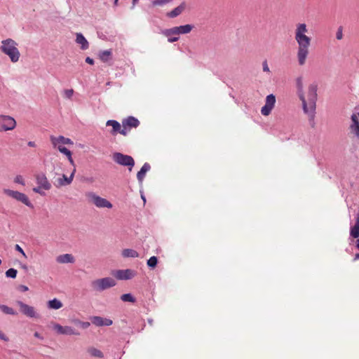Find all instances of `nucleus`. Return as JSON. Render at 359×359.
Here are the masks:
<instances>
[{"instance_id":"nucleus-40","label":"nucleus","mask_w":359,"mask_h":359,"mask_svg":"<svg viewBox=\"0 0 359 359\" xmlns=\"http://www.w3.org/2000/svg\"><path fill=\"white\" fill-rule=\"evenodd\" d=\"M74 94L73 89H67L64 91V95L66 98L70 99Z\"/></svg>"},{"instance_id":"nucleus-38","label":"nucleus","mask_w":359,"mask_h":359,"mask_svg":"<svg viewBox=\"0 0 359 359\" xmlns=\"http://www.w3.org/2000/svg\"><path fill=\"white\" fill-rule=\"evenodd\" d=\"M62 154H65L66 156H68L69 155H72V152L71 151H69V149H67L66 147H58V148H57Z\"/></svg>"},{"instance_id":"nucleus-7","label":"nucleus","mask_w":359,"mask_h":359,"mask_svg":"<svg viewBox=\"0 0 359 359\" xmlns=\"http://www.w3.org/2000/svg\"><path fill=\"white\" fill-rule=\"evenodd\" d=\"M112 158L117 164L128 167L130 172L132 171L135 165L133 158L128 155L116 152L113 154Z\"/></svg>"},{"instance_id":"nucleus-36","label":"nucleus","mask_w":359,"mask_h":359,"mask_svg":"<svg viewBox=\"0 0 359 359\" xmlns=\"http://www.w3.org/2000/svg\"><path fill=\"white\" fill-rule=\"evenodd\" d=\"M172 0H154L152 2V4L153 6H163V5H165L167 4H169L172 1Z\"/></svg>"},{"instance_id":"nucleus-16","label":"nucleus","mask_w":359,"mask_h":359,"mask_svg":"<svg viewBox=\"0 0 359 359\" xmlns=\"http://www.w3.org/2000/svg\"><path fill=\"white\" fill-rule=\"evenodd\" d=\"M135 275V271L131 269L118 270L114 273V276L118 280L131 279Z\"/></svg>"},{"instance_id":"nucleus-44","label":"nucleus","mask_w":359,"mask_h":359,"mask_svg":"<svg viewBox=\"0 0 359 359\" xmlns=\"http://www.w3.org/2000/svg\"><path fill=\"white\" fill-rule=\"evenodd\" d=\"M342 29L341 28H339L337 32L336 37L338 40H340L342 39Z\"/></svg>"},{"instance_id":"nucleus-54","label":"nucleus","mask_w":359,"mask_h":359,"mask_svg":"<svg viewBox=\"0 0 359 359\" xmlns=\"http://www.w3.org/2000/svg\"><path fill=\"white\" fill-rule=\"evenodd\" d=\"M138 0H133V7L135 6Z\"/></svg>"},{"instance_id":"nucleus-18","label":"nucleus","mask_w":359,"mask_h":359,"mask_svg":"<svg viewBox=\"0 0 359 359\" xmlns=\"http://www.w3.org/2000/svg\"><path fill=\"white\" fill-rule=\"evenodd\" d=\"M186 8V4L184 2L181 3L178 6L175 8L171 11L167 13L166 15L168 18H174L180 15Z\"/></svg>"},{"instance_id":"nucleus-43","label":"nucleus","mask_w":359,"mask_h":359,"mask_svg":"<svg viewBox=\"0 0 359 359\" xmlns=\"http://www.w3.org/2000/svg\"><path fill=\"white\" fill-rule=\"evenodd\" d=\"M0 339L4 341L9 340L8 337L0 330Z\"/></svg>"},{"instance_id":"nucleus-6","label":"nucleus","mask_w":359,"mask_h":359,"mask_svg":"<svg viewBox=\"0 0 359 359\" xmlns=\"http://www.w3.org/2000/svg\"><path fill=\"white\" fill-rule=\"evenodd\" d=\"M116 285V281L112 278H103L92 281L91 286L95 291H103L112 287Z\"/></svg>"},{"instance_id":"nucleus-12","label":"nucleus","mask_w":359,"mask_h":359,"mask_svg":"<svg viewBox=\"0 0 359 359\" xmlns=\"http://www.w3.org/2000/svg\"><path fill=\"white\" fill-rule=\"evenodd\" d=\"M16 304L20 307V312L25 316L29 318H39V316L33 306L26 304L21 301H17Z\"/></svg>"},{"instance_id":"nucleus-34","label":"nucleus","mask_w":359,"mask_h":359,"mask_svg":"<svg viewBox=\"0 0 359 359\" xmlns=\"http://www.w3.org/2000/svg\"><path fill=\"white\" fill-rule=\"evenodd\" d=\"M157 263H158V259H157V257L155 256L151 257L147 260V265H148V266H149L151 268H155L157 265Z\"/></svg>"},{"instance_id":"nucleus-25","label":"nucleus","mask_w":359,"mask_h":359,"mask_svg":"<svg viewBox=\"0 0 359 359\" xmlns=\"http://www.w3.org/2000/svg\"><path fill=\"white\" fill-rule=\"evenodd\" d=\"M180 34H187L190 33L194 29V26L192 25H184L177 27Z\"/></svg>"},{"instance_id":"nucleus-55","label":"nucleus","mask_w":359,"mask_h":359,"mask_svg":"<svg viewBox=\"0 0 359 359\" xmlns=\"http://www.w3.org/2000/svg\"><path fill=\"white\" fill-rule=\"evenodd\" d=\"M79 322H81V320H74V323L76 324V325H79Z\"/></svg>"},{"instance_id":"nucleus-30","label":"nucleus","mask_w":359,"mask_h":359,"mask_svg":"<svg viewBox=\"0 0 359 359\" xmlns=\"http://www.w3.org/2000/svg\"><path fill=\"white\" fill-rule=\"evenodd\" d=\"M88 352L89 353V354L90 355L95 357V358H102L104 356L102 352L100 350H99L96 348H94V347H91V348H88Z\"/></svg>"},{"instance_id":"nucleus-42","label":"nucleus","mask_w":359,"mask_h":359,"mask_svg":"<svg viewBox=\"0 0 359 359\" xmlns=\"http://www.w3.org/2000/svg\"><path fill=\"white\" fill-rule=\"evenodd\" d=\"M79 325H80L83 329H86L90 326V323L88 322H79Z\"/></svg>"},{"instance_id":"nucleus-45","label":"nucleus","mask_w":359,"mask_h":359,"mask_svg":"<svg viewBox=\"0 0 359 359\" xmlns=\"http://www.w3.org/2000/svg\"><path fill=\"white\" fill-rule=\"evenodd\" d=\"M179 40V37L178 36H169L168 37V42L170 43H173V42H175V41H177Z\"/></svg>"},{"instance_id":"nucleus-32","label":"nucleus","mask_w":359,"mask_h":359,"mask_svg":"<svg viewBox=\"0 0 359 359\" xmlns=\"http://www.w3.org/2000/svg\"><path fill=\"white\" fill-rule=\"evenodd\" d=\"M0 310L6 314L13 315V316H15L17 314V313L12 308H11L8 306H6V305H0Z\"/></svg>"},{"instance_id":"nucleus-46","label":"nucleus","mask_w":359,"mask_h":359,"mask_svg":"<svg viewBox=\"0 0 359 359\" xmlns=\"http://www.w3.org/2000/svg\"><path fill=\"white\" fill-rule=\"evenodd\" d=\"M263 71L264 72H270L269 67L268 66V64H267L266 61H264L263 62Z\"/></svg>"},{"instance_id":"nucleus-50","label":"nucleus","mask_w":359,"mask_h":359,"mask_svg":"<svg viewBox=\"0 0 359 359\" xmlns=\"http://www.w3.org/2000/svg\"><path fill=\"white\" fill-rule=\"evenodd\" d=\"M27 145L30 147H36V144L34 142H32V141H29L27 143Z\"/></svg>"},{"instance_id":"nucleus-39","label":"nucleus","mask_w":359,"mask_h":359,"mask_svg":"<svg viewBox=\"0 0 359 359\" xmlns=\"http://www.w3.org/2000/svg\"><path fill=\"white\" fill-rule=\"evenodd\" d=\"M14 182L17 183V184H20L23 186L25 184L23 177L20 175L15 176V177L14 178Z\"/></svg>"},{"instance_id":"nucleus-58","label":"nucleus","mask_w":359,"mask_h":359,"mask_svg":"<svg viewBox=\"0 0 359 359\" xmlns=\"http://www.w3.org/2000/svg\"><path fill=\"white\" fill-rule=\"evenodd\" d=\"M357 115H358V117L359 118V113H358V114H357Z\"/></svg>"},{"instance_id":"nucleus-8","label":"nucleus","mask_w":359,"mask_h":359,"mask_svg":"<svg viewBox=\"0 0 359 359\" xmlns=\"http://www.w3.org/2000/svg\"><path fill=\"white\" fill-rule=\"evenodd\" d=\"M4 193L15 199L18 201L22 202L23 204L28 207H32L31 202L29 201L28 197L23 193L19 192L18 191H13L8 189H4Z\"/></svg>"},{"instance_id":"nucleus-3","label":"nucleus","mask_w":359,"mask_h":359,"mask_svg":"<svg viewBox=\"0 0 359 359\" xmlns=\"http://www.w3.org/2000/svg\"><path fill=\"white\" fill-rule=\"evenodd\" d=\"M17 46L18 43L11 39H7L1 41L0 48L1 51L9 57L12 62H17L20 57Z\"/></svg>"},{"instance_id":"nucleus-13","label":"nucleus","mask_w":359,"mask_h":359,"mask_svg":"<svg viewBox=\"0 0 359 359\" xmlns=\"http://www.w3.org/2000/svg\"><path fill=\"white\" fill-rule=\"evenodd\" d=\"M50 140L54 148H58V147H63L62 145L64 144L72 145L74 144L73 141L71 139L65 137L62 135H60L58 137L51 135L50 137Z\"/></svg>"},{"instance_id":"nucleus-17","label":"nucleus","mask_w":359,"mask_h":359,"mask_svg":"<svg viewBox=\"0 0 359 359\" xmlns=\"http://www.w3.org/2000/svg\"><path fill=\"white\" fill-rule=\"evenodd\" d=\"M91 322L96 326H110L113 323L111 319L104 318L100 316H93L91 318Z\"/></svg>"},{"instance_id":"nucleus-14","label":"nucleus","mask_w":359,"mask_h":359,"mask_svg":"<svg viewBox=\"0 0 359 359\" xmlns=\"http://www.w3.org/2000/svg\"><path fill=\"white\" fill-rule=\"evenodd\" d=\"M75 172L76 168H74L69 177H67V175L63 174L61 177H59L55 180L54 183L55 186L56 187H60L69 185L73 181Z\"/></svg>"},{"instance_id":"nucleus-37","label":"nucleus","mask_w":359,"mask_h":359,"mask_svg":"<svg viewBox=\"0 0 359 359\" xmlns=\"http://www.w3.org/2000/svg\"><path fill=\"white\" fill-rule=\"evenodd\" d=\"M53 327L58 334H63L64 326L57 323H53Z\"/></svg>"},{"instance_id":"nucleus-2","label":"nucleus","mask_w":359,"mask_h":359,"mask_svg":"<svg viewBox=\"0 0 359 359\" xmlns=\"http://www.w3.org/2000/svg\"><path fill=\"white\" fill-rule=\"evenodd\" d=\"M318 85L315 83H311L308 86L306 98L303 93V100H300L302 102L303 110L305 114H308L311 119H313L316 107V101Z\"/></svg>"},{"instance_id":"nucleus-26","label":"nucleus","mask_w":359,"mask_h":359,"mask_svg":"<svg viewBox=\"0 0 359 359\" xmlns=\"http://www.w3.org/2000/svg\"><path fill=\"white\" fill-rule=\"evenodd\" d=\"M163 34L167 37L171 36H177L180 35L179 31L177 27H174L170 29H166L162 32Z\"/></svg>"},{"instance_id":"nucleus-48","label":"nucleus","mask_w":359,"mask_h":359,"mask_svg":"<svg viewBox=\"0 0 359 359\" xmlns=\"http://www.w3.org/2000/svg\"><path fill=\"white\" fill-rule=\"evenodd\" d=\"M19 290L22 292H26L29 289H28V287H27L26 285H21L19 286Z\"/></svg>"},{"instance_id":"nucleus-49","label":"nucleus","mask_w":359,"mask_h":359,"mask_svg":"<svg viewBox=\"0 0 359 359\" xmlns=\"http://www.w3.org/2000/svg\"><path fill=\"white\" fill-rule=\"evenodd\" d=\"M86 62H87L88 64H90V65H93L94 60H93V59L90 58V57H87L86 58Z\"/></svg>"},{"instance_id":"nucleus-15","label":"nucleus","mask_w":359,"mask_h":359,"mask_svg":"<svg viewBox=\"0 0 359 359\" xmlns=\"http://www.w3.org/2000/svg\"><path fill=\"white\" fill-rule=\"evenodd\" d=\"M351 123L349 126L350 133L359 138V118L356 114H353L351 117Z\"/></svg>"},{"instance_id":"nucleus-4","label":"nucleus","mask_w":359,"mask_h":359,"mask_svg":"<svg viewBox=\"0 0 359 359\" xmlns=\"http://www.w3.org/2000/svg\"><path fill=\"white\" fill-rule=\"evenodd\" d=\"M35 180L38 186L33 188V191L44 196V191H48L52 187L50 182L48 181L46 175L42 172L35 175Z\"/></svg>"},{"instance_id":"nucleus-41","label":"nucleus","mask_w":359,"mask_h":359,"mask_svg":"<svg viewBox=\"0 0 359 359\" xmlns=\"http://www.w3.org/2000/svg\"><path fill=\"white\" fill-rule=\"evenodd\" d=\"M15 250L19 252L25 258L27 257L23 249L18 244L15 245Z\"/></svg>"},{"instance_id":"nucleus-51","label":"nucleus","mask_w":359,"mask_h":359,"mask_svg":"<svg viewBox=\"0 0 359 359\" xmlns=\"http://www.w3.org/2000/svg\"><path fill=\"white\" fill-rule=\"evenodd\" d=\"M20 268L25 271L28 270V266L26 264H20Z\"/></svg>"},{"instance_id":"nucleus-53","label":"nucleus","mask_w":359,"mask_h":359,"mask_svg":"<svg viewBox=\"0 0 359 359\" xmlns=\"http://www.w3.org/2000/svg\"><path fill=\"white\" fill-rule=\"evenodd\" d=\"M355 259V260H358V259H359V252H358V253H357V254L355 255V259Z\"/></svg>"},{"instance_id":"nucleus-27","label":"nucleus","mask_w":359,"mask_h":359,"mask_svg":"<svg viewBox=\"0 0 359 359\" xmlns=\"http://www.w3.org/2000/svg\"><path fill=\"white\" fill-rule=\"evenodd\" d=\"M351 236L355 238L359 237V215L357 217L355 225L351 229Z\"/></svg>"},{"instance_id":"nucleus-10","label":"nucleus","mask_w":359,"mask_h":359,"mask_svg":"<svg viewBox=\"0 0 359 359\" xmlns=\"http://www.w3.org/2000/svg\"><path fill=\"white\" fill-rule=\"evenodd\" d=\"M140 125V121L133 116H128L122 121L123 128L121 135H126L128 131L133 128H137Z\"/></svg>"},{"instance_id":"nucleus-11","label":"nucleus","mask_w":359,"mask_h":359,"mask_svg":"<svg viewBox=\"0 0 359 359\" xmlns=\"http://www.w3.org/2000/svg\"><path fill=\"white\" fill-rule=\"evenodd\" d=\"M276 103V97L273 94L266 96L264 106L261 109V113L263 116H269L274 108Z\"/></svg>"},{"instance_id":"nucleus-9","label":"nucleus","mask_w":359,"mask_h":359,"mask_svg":"<svg viewBox=\"0 0 359 359\" xmlns=\"http://www.w3.org/2000/svg\"><path fill=\"white\" fill-rule=\"evenodd\" d=\"M16 126L15 120L10 116L6 115H0V132L12 130Z\"/></svg>"},{"instance_id":"nucleus-29","label":"nucleus","mask_w":359,"mask_h":359,"mask_svg":"<svg viewBox=\"0 0 359 359\" xmlns=\"http://www.w3.org/2000/svg\"><path fill=\"white\" fill-rule=\"evenodd\" d=\"M48 306L50 309H59L62 306V304L60 300L53 299L48 302Z\"/></svg>"},{"instance_id":"nucleus-33","label":"nucleus","mask_w":359,"mask_h":359,"mask_svg":"<svg viewBox=\"0 0 359 359\" xmlns=\"http://www.w3.org/2000/svg\"><path fill=\"white\" fill-rule=\"evenodd\" d=\"M121 299L123 302H132V303H134L135 302V299L132 296V294H130L129 293L122 294L121 296Z\"/></svg>"},{"instance_id":"nucleus-22","label":"nucleus","mask_w":359,"mask_h":359,"mask_svg":"<svg viewBox=\"0 0 359 359\" xmlns=\"http://www.w3.org/2000/svg\"><path fill=\"white\" fill-rule=\"evenodd\" d=\"M76 41L77 43L81 45V48L82 50H86L88 48L89 44L86 38L83 36L82 34L78 33L76 34Z\"/></svg>"},{"instance_id":"nucleus-57","label":"nucleus","mask_w":359,"mask_h":359,"mask_svg":"<svg viewBox=\"0 0 359 359\" xmlns=\"http://www.w3.org/2000/svg\"><path fill=\"white\" fill-rule=\"evenodd\" d=\"M118 0H114V6L118 5Z\"/></svg>"},{"instance_id":"nucleus-52","label":"nucleus","mask_w":359,"mask_h":359,"mask_svg":"<svg viewBox=\"0 0 359 359\" xmlns=\"http://www.w3.org/2000/svg\"><path fill=\"white\" fill-rule=\"evenodd\" d=\"M34 337H36V338H39V339H43V337L41 336V334L39 332H36L34 333Z\"/></svg>"},{"instance_id":"nucleus-24","label":"nucleus","mask_w":359,"mask_h":359,"mask_svg":"<svg viewBox=\"0 0 359 359\" xmlns=\"http://www.w3.org/2000/svg\"><path fill=\"white\" fill-rule=\"evenodd\" d=\"M112 52L111 50H106L100 52L99 58L104 62H107L111 59Z\"/></svg>"},{"instance_id":"nucleus-31","label":"nucleus","mask_w":359,"mask_h":359,"mask_svg":"<svg viewBox=\"0 0 359 359\" xmlns=\"http://www.w3.org/2000/svg\"><path fill=\"white\" fill-rule=\"evenodd\" d=\"M63 334L67 335H79L80 333L76 331L75 329L70 326H64V332Z\"/></svg>"},{"instance_id":"nucleus-47","label":"nucleus","mask_w":359,"mask_h":359,"mask_svg":"<svg viewBox=\"0 0 359 359\" xmlns=\"http://www.w3.org/2000/svg\"><path fill=\"white\" fill-rule=\"evenodd\" d=\"M67 158H68V161L70 163V164L73 166V168H76V165H75V163H74V161L72 157V155H69L68 156H67Z\"/></svg>"},{"instance_id":"nucleus-21","label":"nucleus","mask_w":359,"mask_h":359,"mask_svg":"<svg viewBox=\"0 0 359 359\" xmlns=\"http://www.w3.org/2000/svg\"><path fill=\"white\" fill-rule=\"evenodd\" d=\"M151 169V166L148 163H145L140 170L137 174V178L140 183H142L146 173Z\"/></svg>"},{"instance_id":"nucleus-20","label":"nucleus","mask_w":359,"mask_h":359,"mask_svg":"<svg viewBox=\"0 0 359 359\" xmlns=\"http://www.w3.org/2000/svg\"><path fill=\"white\" fill-rule=\"evenodd\" d=\"M56 261L60 264L74 263V258L71 254H64L56 257Z\"/></svg>"},{"instance_id":"nucleus-5","label":"nucleus","mask_w":359,"mask_h":359,"mask_svg":"<svg viewBox=\"0 0 359 359\" xmlns=\"http://www.w3.org/2000/svg\"><path fill=\"white\" fill-rule=\"evenodd\" d=\"M86 196L89 203L93 204L98 208H111L112 203L106 198H102L93 191L86 193Z\"/></svg>"},{"instance_id":"nucleus-56","label":"nucleus","mask_w":359,"mask_h":359,"mask_svg":"<svg viewBox=\"0 0 359 359\" xmlns=\"http://www.w3.org/2000/svg\"><path fill=\"white\" fill-rule=\"evenodd\" d=\"M356 247L359 250V238L357 240Z\"/></svg>"},{"instance_id":"nucleus-35","label":"nucleus","mask_w":359,"mask_h":359,"mask_svg":"<svg viewBox=\"0 0 359 359\" xmlns=\"http://www.w3.org/2000/svg\"><path fill=\"white\" fill-rule=\"evenodd\" d=\"M17 270L15 269H9L6 271V276L8 278H15L17 276Z\"/></svg>"},{"instance_id":"nucleus-1","label":"nucleus","mask_w":359,"mask_h":359,"mask_svg":"<svg viewBox=\"0 0 359 359\" xmlns=\"http://www.w3.org/2000/svg\"><path fill=\"white\" fill-rule=\"evenodd\" d=\"M308 32L307 26L305 23H298L294 31V39L298 44L297 57L298 64L300 66L305 65L309 53L311 38L306 35Z\"/></svg>"},{"instance_id":"nucleus-19","label":"nucleus","mask_w":359,"mask_h":359,"mask_svg":"<svg viewBox=\"0 0 359 359\" xmlns=\"http://www.w3.org/2000/svg\"><path fill=\"white\" fill-rule=\"evenodd\" d=\"M106 126L112 127V130L110 132L111 135H115L118 133L121 134V126L117 121L109 120L107 121Z\"/></svg>"},{"instance_id":"nucleus-23","label":"nucleus","mask_w":359,"mask_h":359,"mask_svg":"<svg viewBox=\"0 0 359 359\" xmlns=\"http://www.w3.org/2000/svg\"><path fill=\"white\" fill-rule=\"evenodd\" d=\"M297 93L300 100H303L304 83L302 77L299 76L296 79Z\"/></svg>"},{"instance_id":"nucleus-28","label":"nucleus","mask_w":359,"mask_h":359,"mask_svg":"<svg viewBox=\"0 0 359 359\" xmlns=\"http://www.w3.org/2000/svg\"><path fill=\"white\" fill-rule=\"evenodd\" d=\"M122 255L124 257H133V258H135V257H138L139 254L135 250H133V249H124L122 251Z\"/></svg>"}]
</instances>
